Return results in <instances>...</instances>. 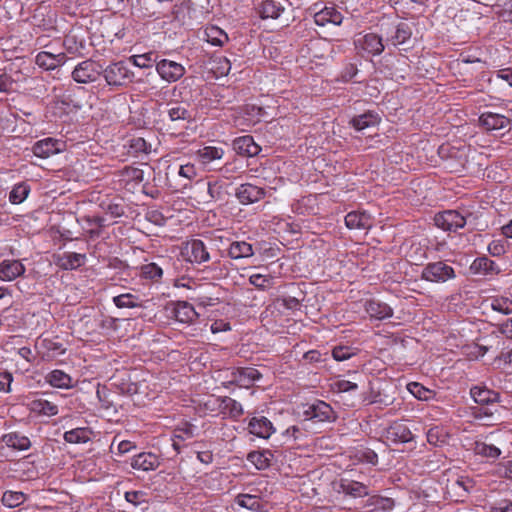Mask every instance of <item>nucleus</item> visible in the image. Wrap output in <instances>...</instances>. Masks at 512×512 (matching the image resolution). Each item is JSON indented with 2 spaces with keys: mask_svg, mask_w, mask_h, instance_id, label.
<instances>
[{
  "mask_svg": "<svg viewBox=\"0 0 512 512\" xmlns=\"http://www.w3.org/2000/svg\"><path fill=\"white\" fill-rule=\"evenodd\" d=\"M301 415L304 421L313 423L331 422L336 418L332 407L321 400L303 405Z\"/></svg>",
  "mask_w": 512,
  "mask_h": 512,
  "instance_id": "1",
  "label": "nucleus"
},
{
  "mask_svg": "<svg viewBox=\"0 0 512 512\" xmlns=\"http://www.w3.org/2000/svg\"><path fill=\"white\" fill-rule=\"evenodd\" d=\"M455 277L454 268L444 261L428 263L421 272V278L432 283H444Z\"/></svg>",
  "mask_w": 512,
  "mask_h": 512,
  "instance_id": "2",
  "label": "nucleus"
},
{
  "mask_svg": "<svg viewBox=\"0 0 512 512\" xmlns=\"http://www.w3.org/2000/svg\"><path fill=\"white\" fill-rule=\"evenodd\" d=\"M106 83L109 86H124L133 81L134 74L123 61L111 63L102 70Z\"/></svg>",
  "mask_w": 512,
  "mask_h": 512,
  "instance_id": "3",
  "label": "nucleus"
},
{
  "mask_svg": "<svg viewBox=\"0 0 512 512\" xmlns=\"http://www.w3.org/2000/svg\"><path fill=\"white\" fill-rule=\"evenodd\" d=\"M468 215L465 211L445 210L435 215L434 223L444 231L456 232L466 225Z\"/></svg>",
  "mask_w": 512,
  "mask_h": 512,
  "instance_id": "4",
  "label": "nucleus"
},
{
  "mask_svg": "<svg viewBox=\"0 0 512 512\" xmlns=\"http://www.w3.org/2000/svg\"><path fill=\"white\" fill-rule=\"evenodd\" d=\"M102 67L93 60H84L76 65L72 71V79L80 84L95 82L101 75Z\"/></svg>",
  "mask_w": 512,
  "mask_h": 512,
  "instance_id": "5",
  "label": "nucleus"
},
{
  "mask_svg": "<svg viewBox=\"0 0 512 512\" xmlns=\"http://www.w3.org/2000/svg\"><path fill=\"white\" fill-rule=\"evenodd\" d=\"M66 150V142L61 139L47 137L34 143L32 152L36 157L46 159Z\"/></svg>",
  "mask_w": 512,
  "mask_h": 512,
  "instance_id": "6",
  "label": "nucleus"
},
{
  "mask_svg": "<svg viewBox=\"0 0 512 512\" xmlns=\"http://www.w3.org/2000/svg\"><path fill=\"white\" fill-rule=\"evenodd\" d=\"M156 71L163 81L173 83L181 79L186 70L185 67L170 59H161L156 63Z\"/></svg>",
  "mask_w": 512,
  "mask_h": 512,
  "instance_id": "7",
  "label": "nucleus"
},
{
  "mask_svg": "<svg viewBox=\"0 0 512 512\" xmlns=\"http://www.w3.org/2000/svg\"><path fill=\"white\" fill-rule=\"evenodd\" d=\"M206 405L217 407L219 412L233 419H238L243 414L242 405L230 397H216L210 399Z\"/></svg>",
  "mask_w": 512,
  "mask_h": 512,
  "instance_id": "8",
  "label": "nucleus"
},
{
  "mask_svg": "<svg viewBox=\"0 0 512 512\" xmlns=\"http://www.w3.org/2000/svg\"><path fill=\"white\" fill-rule=\"evenodd\" d=\"M184 254L191 263L202 264L209 261L210 254L204 242L199 239L188 241L184 247Z\"/></svg>",
  "mask_w": 512,
  "mask_h": 512,
  "instance_id": "9",
  "label": "nucleus"
},
{
  "mask_svg": "<svg viewBox=\"0 0 512 512\" xmlns=\"http://www.w3.org/2000/svg\"><path fill=\"white\" fill-rule=\"evenodd\" d=\"M357 49L370 55H379L384 50L382 38L375 33L359 36L354 41Z\"/></svg>",
  "mask_w": 512,
  "mask_h": 512,
  "instance_id": "10",
  "label": "nucleus"
},
{
  "mask_svg": "<svg viewBox=\"0 0 512 512\" xmlns=\"http://www.w3.org/2000/svg\"><path fill=\"white\" fill-rule=\"evenodd\" d=\"M338 493H343L352 498H363L369 495V488L362 482L342 478L337 483Z\"/></svg>",
  "mask_w": 512,
  "mask_h": 512,
  "instance_id": "11",
  "label": "nucleus"
},
{
  "mask_svg": "<svg viewBox=\"0 0 512 512\" xmlns=\"http://www.w3.org/2000/svg\"><path fill=\"white\" fill-rule=\"evenodd\" d=\"M265 195L264 190L256 185L245 183L241 184L237 189L235 196L243 205L253 204L261 200Z\"/></svg>",
  "mask_w": 512,
  "mask_h": 512,
  "instance_id": "12",
  "label": "nucleus"
},
{
  "mask_svg": "<svg viewBox=\"0 0 512 512\" xmlns=\"http://www.w3.org/2000/svg\"><path fill=\"white\" fill-rule=\"evenodd\" d=\"M197 435V427L191 423L184 422L179 424L173 432L172 447L177 453L184 447L183 442L194 438Z\"/></svg>",
  "mask_w": 512,
  "mask_h": 512,
  "instance_id": "13",
  "label": "nucleus"
},
{
  "mask_svg": "<svg viewBox=\"0 0 512 512\" xmlns=\"http://www.w3.org/2000/svg\"><path fill=\"white\" fill-rule=\"evenodd\" d=\"M26 406L32 414L37 416L53 417L59 413L58 406L44 398H31Z\"/></svg>",
  "mask_w": 512,
  "mask_h": 512,
  "instance_id": "14",
  "label": "nucleus"
},
{
  "mask_svg": "<svg viewBox=\"0 0 512 512\" xmlns=\"http://www.w3.org/2000/svg\"><path fill=\"white\" fill-rule=\"evenodd\" d=\"M86 254L76 252H64L54 255L55 264L63 270H76L86 262Z\"/></svg>",
  "mask_w": 512,
  "mask_h": 512,
  "instance_id": "15",
  "label": "nucleus"
},
{
  "mask_svg": "<svg viewBox=\"0 0 512 512\" xmlns=\"http://www.w3.org/2000/svg\"><path fill=\"white\" fill-rule=\"evenodd\" d=\"M385 437L392 443H407L413 440V434L408 426L400 421L393 422L385 431Z\"/></svg>",
  "mask_w": 512,
  "mask_h": 512,
  "instance_id": "16",
  "label": "nucleus"
},
{
  "mask_svg": "<svg viewBox=\"0 0 512 512\" xmlns=\"http://www.w3.org/2000/svg\"><path fill=\"white\" fill-rule=\"evenodd\" d=\"M248 430L252 435L263 439H268L275 432L272 422L264 416L252 417L248 423Z\"/></svg>",
  "mask_w": 512,
  "mask_h": 512,
  "instance_id": "17",
  "label": "nucleus"
},
{
  "mask_svg": "<svg viewBox=\"0 0 512 512\" xmlns=\"http://www.w3.org/2000/svg\"><path fill=\"white\" fill-rule=\"evenodd\" d=\"M25 271L26 268L20 260L5 259L0 263V279L3 281H13Z\"/></svg>",
  "mask_w": 512,
  "mask_h": 512,
  "instance_id": "18",
  "label": "nucleus"
},
{
  "mask_svg": "<svg viewBox=\"0 0 512 512\" xmlns=\"http://www.w3.org/2000/svg\"><path fill=\"white\" fill-rule=\"evenodd\" d=\"M233 150L242 156L254 157L261 151V147L254 142V139L250 135L238 137L233 140Z\"/></svg>",
  "mask_w": 512,
  "mask_h": 512,
  "instance_id": "19",
  "label": "nucleus"
},
{
  "mask_svg": "<svg viewBox=\"0 0 512 512\" xmlns=\"http://www.w3.org/2000/svg\"><path fill=\"white\" fill-rule=\"evenodd\" d=\"M365 311L371 320H385L393 316V309L386 303L371 299L365 303Z\"/></svg>",
  "mask_w": 512,
  "mask_h": 512,
  "instance_id": "20",
  "label": "nucleus"
},
{
  "mask_svg": "<svg viewBox=\"0 0 512 512\" xmlns=\"http://www.w3.org/2000/svg\"><path fill=\"white\" fill-rule=\"evenodd\" d=\"M480 124L488 131L502 130L510 126V119L504 115L485 112L479 117Z\"/></svg>",
  "mask_w": 512,
  "mask_h": 512,
  "instance_id": "21",
  "label": "nucleus"
},
{
  "mask_svg": "<svg viewBox=\"0 0 512 512\" xmlns=\"http://www.w3.org/2000/svg\"><path fill=\"white\" fill-rule=\"evenodd\" d=\"M159 457L151 452H142L135 455L131 460V466L133 469L141 471H152L159 467Z\"/></svg>",
  "mask_w": 512,
  "mask_h": 512,
  "instance_id": "22",
  "label": "nucleus"
},
{
  "mask_svg": "<svg viewBox=\"0 0 512 512\" xmlns=\"http://www.w3.org/2000/svg\"><path fill=\"white\" fill-rule=\"evenodd\" d=\"M395 506L392 498L380 495L370 496L363 504L364 512H390Z\"/></svg>",
  "mask_w": 512,
  "mask_h": 512,
  "instance_id": "23",
  "label": "nucleus"
},
{
  "mask_svg": "<svg viewBox=\"0 0 512 512\" xmlns=\"http://www.w3.org/2000/svg\"><path fill=\"white\" fill-rule=\"evenodd\" d=\"M66 61L64 53L52 54L47 51H41L36 55V64L44 70H54L62 66Z\"/></svg>",
  "mask_w": 512,
  "mask_h": 512,
  "instance_id": "24",
  "label": "nucleus"
},
{
  "mask_svg": "<svg viewBox=\"0 0 512 512\" xmlns=\"http://www.w3.org/2000/svg\"><path fill=\"white\" fill-rule=\"evenodd\" d=\"M472 399L479 405H495L499 402L498 392L488 389L485 386H474L470 389Z\"/></svg>",
  "mask_w": 512,
  "mask_h": 512,
  "instance_id": "25",
  "label": "nucleus"
},
{
  "mask_svg": "<svg viewBox=\"0 0 512 512\" xmlns=\"http://www.w3.org/2000/svg\"><path fill=\"white\" fill-rule=\"evenodd\" d=\"M288 0H265L260 6V16L263 19H277L285 11Z\"/></svg>",
  "mask_w": 512,
  "mask_h": 512,
  "instance_id": "26",
  "label": "nucleus"
},
{
  "mask_svg": "<svg viewBox=\"0 0 512 512\" xmlns=\"http://www.w3.org/2000/svg\"><path fill=\"white\" fill-rule=\"evenodd\" d=\"M381 121V117L377 112L374 111H367L363 114L354 116L349 121V124L356 130V131H363L370 127L377 126Z\"/></svg>",
  "mask_w": 512,
  "mask_h": 512,
  "instance_id": "27",
  "label": "nucleus"
},
{
  "mask_svg": "<svg viewBox=\"0 0 512 512\" xmlns=\"http://www.w3.org/2000/svg\"><path fill=\"white\" fill-rule=\"evenodd\" d=\"M345 224L349 229L366 230L372 227L373 222L368 213L353 211L345 216Z\"/></svg>",
  "mask_w": 512,
  "mask_h": 512,
  "instance_id": "28",
  "label": "nucleus"
},
{
  "mask_svg": "<svg viewBox=\"0 0 512 512\" xmlns=\"http://www.w3.org/2000/svg\"><path fill=\"white\" fill-rule=\"evenodd\" d=\"M1 441L7 447L18 451H26L31 447L30 439L19 432L6 433L1 437Z\"/></svg>",
  "mask_w": 512,
  "mask_h": 512,
  "instance_id": "29",
  "label": "nucleus"
},
{
  "mask_svg": "<svg viewBox=\"0 0 512 512\" xmlns=\"http://www.w3.org/2000/svg\"><path fill=\"white\" fill-rule=\"evenodd\" d=\"M342 15L334 7H325L314 15V22L318 26H325L328 23L340 25L342 23Z\"/></svg>",
  "mask_w": 512,
  "mask_h": 512,
  "instance_id": "30",
  "label": "nucleus"
},
{
  "mask_svg": "<svg viewBox=\"0 0 512 512\" xmlns=\"http://www.w3.org/2000/svg\"><path fill=\"white\" fill-rule=\"evenodd\" d=\"M92 431L88 427H78L66 431L64 440L69 444H84L91 440Z\"/></svg>",
  "mask_w": 512,
  "mask_h": 512,
  "instance_id": "31",
  "label": "nucleus"
},
{
  "mask_svg": "<svg viewBox=\"0 0 512 512\" xmlns=\"http://www.w3.org/2000/svg\"><path fill=\"white\" fill-rule=\"evenodd\" d=\"M473 452L475 455L487 460H496L502 453L500 448L493 444H488L484 441H475L473 445Z\"/></svg>",
  "mask_w": 512,
  "mask_h": 512,
  "instance_id": "32",
  "label": "nucleus"
},
{
  "mask_svg": "<svg viewBox=\"0 0 512 512\" xmlns=\"http://www.w3.org/2000/svg\"><path fill=\"white\" fill-rule=\"evenodd\" d=\"M174 316L181 323H191L198 317V314L191 304L182 301L175 305Z\"/></svg>",
  "mask_w": 512,
  "mask_h": 512,
  "instance_id": "33",
  "label": "nucleus"
},
{
  "mask_svg": "<svg viewBox=\"0 0 512 512\" xmlns=\"http://www.w3.org/2000/svg\"><path fill=\"white\" fill-rule=\"evenodd\" d=\"M45 379L47 383L56 388L69 389L72 387V378L62 370L55 369L49 372Z\"/></svg>",
  "mask_w": 512,
  "mask_h": 512,
  "instance_id": "34",
  "label": "nucleus"
},
{
  "mask_svg": "<svg viewBox=\"0 0 512 512\" xmlns=\"http://www.w3.org/2000/svg\"><path fill=\"white\" fill-rule=\"evenodd\" d=\"M223 156L224 150L214 146H204L196 152V158L203 165H207L214 160H220Z\"/></svg>",
  "mask_w": 512,
  "mask_h": 512,
  "instance_id": "35",
  "label": "nucleus"
},
{
  "mask_svg": "<svg viewBox=\"0 0 512 512\" xmlns=\"http://www.w3.org/2000/svg\"><path fill=\"white\" fill-rule=\"evenodd\" d=\"M254 250L250 243L245 241H235L229 246L228 255L230 258L238 260L253 256Z\"/></svg>",
  "mask_w": 512,
  "mask_h": 512,
  "instance_id": "36",
  "label": "nucleus"
},
{
  "mask_svg": "<svg viewBox=\"0 0 512 512\" xmlns=\"http://www.w3.org/2000/svg\"><path fill=\"white\" fill-rule=\"evenodd\" d=\"M470 268L474 273L483 275L497 274L499 272L497 264L485 256L476 258Z\"/></svg>",
  "mask_w": 512,
  "mask_h": 512,
  "instance_id": "37",
  "label": "nucleus"
},
{
  "mask_svg": "<svg viewBox=\"0 0 512 512\" xmlns=\"http://www.w3.org/2000/svg\"><path fill=\"white\" fill-rule=\"evenodd\" d=\"M494 407L495 405H481V407L474 408L472 411L473 419L482 425H493L494 415L497 411Z\"/></svg>",
  "mask_w": 512,
  "mask_h": 512,
  "instance_id": "38",
  "label": "nucleus"
},
{
  "mask_svg": "<svg viewBox=\"0 0 512 512\" xmlns=\"http://www.w3.org/2000/svg\"><path fill=\"white\" fill-rule=\"evenodd\" d=\"M28 499V495L21 491L7 490L3 493L1 502L7 508L21 506Z\"/></svg>",
  "mask_w": 512,
  "mask_h": 512,
  "instance_id": "39",
  "label": "nucleus"
},
{
  "mask_svg": "<svg viewBox=\"0 0 512 512\" xmlns=\"http://www.w3.org/2000/svg\"><path fill=\"white\" fill-rule=\"evenodd\" d=\"M206 41L214 46H223L228 41L226 32L217 26H208L205 29Z\"/></svg>",
  "mask_w": 512,
  "mask_h": 512,
  "instance_id": "40",
  "label": "nucleus"
},
{
  "mask_svg": "<svg viewBox=\"0 0 512 512\" xmlns=\"http://www.w3.org/2000/svg\"><path fill=\"white\" fill-rule=\"evenodd\" d=\"M272 454L270 451H252L248 454L247 459L257 469L263 470L270 466Z\"/></svg>",
  "mask_w": 512,
  "mask_h": 512,
  "instance_id": "41",
  "label": "nucleus"
},
{
  "mask_svg": "<svg viewBox=\"0 0 512 512\" xmlns=\"http://www.w3.org/2000/svg\"><path fill=\"white\" fill-rule=\"evenodd\" d=\"M113 303L117 308H136L142 306L139 297L131 293L113 297Z\"/></svg>",
  "mask_w": 512,
  "mask_h": 512,
  "instance_id": "42",
  "label": "nucleus"
},
{
  "mask_svg": "<svg viewBox=\"0 0 512 512\" xmlns=\"http://www.w3.org/2000/svg\"><path fill=\"white\" fill-rule=\"evenodd\" d=\"M29 193L30 186L27 183H18L12 188L11 192L9 193V201L12 204H21L28 197Z\"/></svg>",
  "mask_w": 512,
  "mask_h": 512,
  "instance_id": "43",
  "label": "nucleus"
},
{
  "mask_svg": "<svg viewBox=\"0 0 512 512\" xmlns=\"http://www.w3.org/2000/svg\"><path fill=\"white\" fill-rule=\"evenodd\" d=\"M167 113L172 122L190 121L192 119L191 112L185 106L178 103L172 104Z\"/></svg>",
  "mask_w": 512,
  "mask_h": 512,
  "instance_id": "44",
  "label": "nucleus"
},
{
  "mask_svg": "<svg viewBox=\"0 0 512 512\" xmlns=\"http://www.w3.org/2000/svg\"><path fill=\"white\" fill-rule=\"evenodd\" d=\"M236 503L246 509L252 511H261L263 504L258 496L250 494H240L236 498Z\"/></svg>",
  "mask_w": 512,
  "mask_h": 512,
  "instance_id": "45",
  "label": "nucleus"
},
{
  "mask_svg": "<svg viewBox=\"0 0 512 512\" xmlns=\"http://www.w3.org/2000/svg\"><path fill=\"white\" fill-rule=\"evenodd\" d=\"M407 390L417 399L422 401H428L433 399L435 396V392L424 387L422 384L418 382H411L407 385Z\"/></svg>",
  "mask_w": 512,
  "mask_h": 512,
  "instance_id": "46",
  "label": "nucleus"
},
{
  "mask_svg": "<svg viewBox=\"0 0 512 512\" xmlns=\"http://www.w3.org/2000/svg\"><path fill=\"white\" fill-rule=\"evenodd\" d=\"M473 488V481L464 476L458 477L455 481L450 483L449 489L455 492L458 496H463L469 493Z\"/></svg>",
  "mask_w": 512,
  "mask_h": 512,
  "instance_id": "47",
  "label": "nucleus"
},
{
  "mask_svg": "<svg viewBox=\"0 0 512 512\" xmlns=\"http://www.w3.org/2000/svg\"><path fill=\"white\" fill-rule=\"evenodd\" d=\"M262 378L261 373L252 367H246L239 371V381L244 386H249Z\"/></svg>",
  "mask_w": 512,
  "mask_h": 512,
  "instance_id": "48",
  "label": "nucleus"
},
{
  "mask_svg": "<svg viewBox=\"0 0 512 512\" xmlns=\"http://www.w3.org/2000/svg\"><path fill=\"white\" fill-rule=\"evenodd\" d=\"M447 433L442 427L434 426L427 432V441L435 446L446 443Z\"/></svg>",
  "mask_w": 512,
  "mask_h": 512,
  "instance_id": "49",
  "label": "nucleus"
},
{
  "mask_svg": "<svg viewBox=\"0 0 512 512\" xmlns=\"http://www.w3.org/2000/svg\"><path fill=\"white\" fill-rule=\"evenodd\" d=\"M411 37V30L409 26L405 23H400L397 25L394 35L391 37V41L393 45H401L404 44Z\"/></svg>",
  "mask_w": 512,
  "mask_h": 512,
  "instance_id": "50",
  "label": "nucleus"
},
{
  "mask_svg": "<svg viewBox=\"0 0 512 512\" xmlns=\"http://www.w3.org/2000/svg\"><path fill=\"white\" fill-rule=\"evenodd\" d=\"M491 308L501 314L508 315L512 313V301L505 297L493 298Z\"/></svg>",
  "mask_w": 512,
  "mask_h": 512,
  "instance_id": "51",
  "label": "nucleus"
},
{
  "mask_svg": "<svg viewBox=\"0 0 512 512\" xmlns=\"http://www.w3.org/2000/svg\"><path fill=\"white\" fill-rule=\"evenodd\" d=\"M249 283L258 289L266 290L273 285V277L258 273L252 274L249 277Z\"/></svg>",
  "mask_w": 512,
  "mask_h": 512,
  "instance_id": "52",
  "label": "nucleus"
},
{
  "mask_svg": "<svg viewBox=\"0 0 512 512\" xmlns=\"http://www.w3.org/2000/svg\"><path fill=\"white\" fill-rule=\"evenodd\" d=\"M141 274L147 279H159L162 277L163 271L156 263H148L141 266Z\"/></svg>",
  "mask_w": 512,
  "mask_h": 512,
  "instance_id": "53",
  "label": "nucleus"
},
{
  "mask_svg": "<svg viewBox=\"0 0 512 512\" xmlns=\"http://www.w3.org/2000/svg\"><path fill=\"white\" fill-rule=\"evenodd\" d=\"M331 353L332 357L339 362L348 360L355 355V351L351 347L342 345L335 346Z\"/></svg>",
  "mask_w": 512,
  "mask_h": 512,
  "instance_id": "54",
  "label": "nucleus"
},
{
  "mask_svg": "<svg viewBox=\"0 0 512 512\" xmlns=\"http://www.w3.org/2000/svg\"><path fill=\"white\" fill-rule=\"evenodd\" d=\"M488 252L495 257L502 256L507 251V244L504 240H493L488 244Z\"/></svg>",
  "mask_w": 512,
  "mask_h": 512,
  "instance_id": "55",
  "label": "nucleus"
},
{
  "mask_svg": "<svg viewBox=\"0 0 512 512\" xmlns=\"http://www.w3.org/2000/svg\"><path fill=\"white\" fill-rule=\"evenodd\" d=\"M495 474L498 477L512 480V460L498 463L495 467Z\"/></svg>",
  "mask_w": 512,
  "mask_h": 512,
  "instance_id": "56",
  "label": "nucleus"
},
{
  "mask_svg": "<svg viewBox=\"0 0 512 512\" xmlns=\"http://www.w3.org/2000/svg\"><path fill=\"white\" fill-rule=\"evenodd\" d=\"M332 388L337 392H349L358 388L357 384L345 379H337L332 383Z\"/></svg>",
  "mask_w": 512,
  "mask_h": 512,
  "instance_id": "57",
  "label": "nucleus"
},
{
  "mask_svg": "<svg viewBox=\"0 0 512 512\" xmlns=\"http://www.w3.org/2000/svg\"><path fill=\"white\" fill-rule=\"evenodd\" d=\"M146 493L143 491H127L125 492V500L134 506L147 503L145 499Z\"/></svg>",
  "mask_w": 512,
  "mask_h": 512,
  "instance_id": "58",
  "label": "nucleus"
},
{
  "mask_svg": "<svg viewBox=\"0 0 512 512\" xmlns=\"http://www.w3.org/2000/svg\"><path fill=\"white\" fill-rule=\"evenodd\" d=\"M357 457L360 461L376 465L378 462L377 454L368 448H363L357 451Z\"/></svg>",
  "mask_w": 512,
  "mask_h": 512,
  "instance_id": "59",
  "label": "nucleus"
},
{
  "mask_svg": "<svg viewBox=\"0 0 512 512\" xmlns=\"http://www.w3.org/2000/svg\"><path fill=\"white\" fill-rule=\"evenodd\" d=\"M16 81L8 73L0 74V93H9L14 90Z\"/></svg>",
  "mask_w": 512,
  "mask_h": 512,
  "instance_id": "60",
  "label": "nucleus"
},
{
  "mask_svg": "<svg viewBox=\"0 0 512 512\" xmlns=\"http://www.w3.org/2000/svg\"><path fill=\"white\" fill-rule=\"evenodd\" d=\"M130 60L139 68H149L152 66V54L133 55Z\"/></svg>",
  "mask_w": 512,
  "mask_h": 512,
  "instance_id": "61",
  "label": "nucleus"
},
{
  "mask_svg": "<svg viewBox=\"0 0 512 512\" xmlns=\"http://www.w3.org/2000/svg\"><path fill=\"white\" fill-rule=\"evenodd\" d=\"M178 175L188 180H193L197 176V170L193 164L181 165Z\"/></svg>",
  "mask_w": 512,
  "mask_h": 512,
  "instance_id": "62",
  "label": "nucleus"
},
{
  "mask_svg": "<svg viewBox=\"0 0 512 512\" xmlns=\"http://www.w3.org/2000/svg\"><path fill=\"white\" fill-rule=\"evenodd\" d=\"M284 434L293 440H300L306 436L305 431L298 425L288 427Z\"/></svg>",
  "mask_w": 512,
  "mask_h": 512,
  "instance_id": "63",
  "label": "nucleus"
},
{
  "mask_svg": "<svg viewBox=\"0 0 512 512\" xmlns=\"http://www.w3.org/2000/svg\"><path fill=\"white\" fill-rule=\"evenodd\" d=\"M490 512H512V501L507 499L501 500L491 506Z\"/></svg>",
  "mask_w": 512,
  "mask_h": 512,
  "instance_id": "64",
  "label": "nucleus"
}]
</instances>
